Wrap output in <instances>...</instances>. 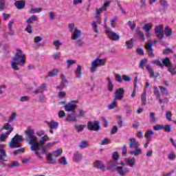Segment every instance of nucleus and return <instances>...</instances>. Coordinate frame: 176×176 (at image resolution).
<instances>
[{"label":"nucleus","mask_w":176,"mask_h":176,"mask_svg":"<svg viewBox=\"0 0 176 176\" xmlns=\"http://www.w3.org/2000/svg\"><path fill=\"white\" fill-rule=\"evenodd\" d=\"M25 141L30 146L31 151L34 152L36 156L39 157V159H42V155H41V153H39V147L38 146V137L35 133V129H34L31 126H28L25 131Z\"/></svg>","instance_id":"nucleus-1"},{"label":"nucleus","mask_w":176,"mask_h":176,"mask_svg":"<svg viewBox=\"0 0 176 176\" xmlns=\"http://www.w3.org/2000/svg\"><path fill=\"white\" fill-rule=\"evenodd\" d=\"M68 27L70 32H72L71 39L72 41H75L74 43L76 46L80 47L83 46L85 42H83V39L80 38V36H82V31L78 28H75V24L74 23H69Z\"/></svg>","instance_id":"nucleus-2"},{"label":"nucleus","mask_w":176,"mask_h":176,"mask_svg":"<svg viewBox=\"0 0 176 176\" xmlns=\"http://www.w3.org/2000/svg\"><path fill=\"white\" fill-rule=\"evenodd\" d=\"M25 54H23L21 50H16V53L12 58L11 67L14 71H19V67L17 65H21L23 67L24 65Z\"/></svg>","instance_id":"nucleus-3"},{"label":"nucleus","mask_w":176,"mask_h":176,"mask_svg":"<svg viewBox=\"0 0 176 176\" xmlns=\"http://www.w3.org/2000/svg\"><path fill=\"white\" fill-rule=\"evenodd\" d=\"M125 164H126V166H130V167H133V160L125 159V163L122 162V163L118 164L116 167V173L117 174H118V175L125 176L130 171L129 168L124 166Z\"/></svg>","instance_id":"nucleus-4"},{"label":"nucleus","mask_w":176,"mask_h":176,"mask_svg":"<svg viewBox=\"0 0 176 176\" xmlns=\"http://www.w3.org/2000/svg\"><path fill=\"white\" fill-rule=\"evenodd\" d=\"M105 61H107L105 58L102 59V58H96L95 60H94L91 63V67H90L91 72L92 73L96 72L98 67H104V65H105Z\"/></svg>","instance_id":"nucleus-5"},{"label":"nucleus","mask_w":176,"mask_h":176,"mask_svg":"<svg viewBox=\"0 0 176 176\" xmlns=\"http://www.w3.org/2000/svg\"><path fill=\"white\" fill-rule=\"evenodd\" d=\"M23 136L19 134L14 135L9 143L10 148H20V144L23 142Z\"/></svg>","instance_id":"nucleus-6"},{"label":"nucleus","mask_w":176,"mask_h":176,"mask_svg":"<svg viewBox=\"0 0 176 176\" xmlns=\"http://www.w3.org/2000/svg\"><path fill=\"white\" fill-rule=\"evenodd\" d=\"M111 5V1H107L104 3L102 6L98 9V8H95L96 10V16L95 19H97L98 20L100 19V15L101 14V12L107 10V8Z\"/></svg>","instance_id":"nucleus-7"},{"label":"nucleus","mask_w":176,"mask_h":176,"mask_svg":"<svg viewBox=\"0 0 176 176\" xmlns=\"http://www.w3.org/2000/svg\"><path fill=\"white\" fill-rule=\"evenodd\" d=\"M154 96H155L156 100H158L159 104H168V98H164V100L160 97V91L157 87H154Z\"/></svg>","instance_id":"nucleus-8"},{"label":"nucleus","mask_w":176,"mask_h":176,"mask_svg":"<svg viewBox=\"0 0 176 176\" xmlns=\"http://www.w3.org/2000/svg\"><path fill=\"white\" fill-rule=\"evenodd\" d=\"M87 129L91 131H98L100 130V122H98V121L94 122L89 121L87 124Z\"/></svg>","instance_id":"nucleus-9"},{"label":"nucleus","mask_w":176,"mask_h":176,"mask_svg":"<svg viewBox=\"0 0 176 176\" xmlns=\"http://www.w3.org/2000/svg\"><path fill=\"white\" fill-rule=\"evenodd\" d=\"M107 35L108 36L109 38L111 41H119L120 39V36L118 34L115 33L112 30L107 29L106 30Z\"/></svg>","instance_id":"nucleus-10"},{"label":"nucleus","mask_w":176,"mask_h":176,"mask_svg":"<svg viewBox=\"0 0 176 176\" xmlns=\"http://www.w3.org/2000/svg\"><path fill=\"white\" fill-rule=\"evenodd\" d=\"M114 100H119L120 101H121V100H123V97H124V89H117L114 93Z\"/></svg>","instance_id":"nucleus-11"},{"label":"nucleus","mask_w":176,"mask_h":176,"mask_svg":"<svg viewBox=\"0 0 176 176\" xmlns=\"http://www.w3.org/2000/svg\"><path fill=\"white\" fill-rule=\"evenodd\" d=\"M154 31L158 39H163V38H164V34L163 33V26H162V25L156 26L154 29Z\"/></svg>","instance_id":"nucleus-12"},{"label":"nucleus","mask_w":176,"mask_h":176,"mask_svg":"<svg viewBox=\"0 0 176 176\" xmlns=\"http://www.w3.org/2000/svg\"><path fill=\"white\" fill-rule=\"evenodd\" d=\"M63 108L66 112H72L75 113V110L76 109V104L69 102L63 106Z\"/></svg>","instance_id":"nucleus-13"},{"label":"nucleus","mask_w":176,"mask_h":176,"mask_svg":"<svg viewBox=\"0 0 176 176\" xmlns=\"http://www.w3.org/2000/svg\"><path fill=\"white\" fill-rule=\"evenodd\" d=\"M145 49L147 50L148 57H155L153 50L152 49V40H150L148 43H146Z\"/></svg>","instance_id":"nucleus-14"},{"label":"nucleus","mask_w":176,"mask_h":176,"mask_svg":"<svg viewBox=\"0 0 176 176\" xmlns=\"http://www.w3.org/2000/svg\"><path fill=\"white\" fill-rule=\"evenodd\" d=\"M47 90V84H42L41 85L38 89H35V94H43V91H46Z\"/></svg>","instance_id":"nucleus-15"},{"label":"nucleus","mask_w":176,"mask_h":176,"mask_svg":"<svg viewBox=\"0 0 176 176\" xmlns=\"http://www.w3.org/2000/svg\"><path fill=\"white\" fill-rule=\"evenodd\" d=\"M66 121L72 123L78 122V115H76L75 113L68 114L66 118Z\"/></svg>","instance_id":"nucleus-16"},{"label":"nucleus","mask_w":176,"mask_h":176,"mask_svg":"<svg viewBox=\"0 0 176 176\" xmlns=\"http://www.w3.org/2000/svg\"><path fill=\"white\" fill-rule=\"evenodd\" d=\"M14 6L16 9H19V10H21V9H24V8H25V1H16L14 2Z\"/></svg>","instance_id":"nucleus-17"},{"label":"nucleus","mask_w":176,"mask_h":176,"mask_svg":"<svg viewBox=\"0 0 176 176\" xmlns=\"http://www.w3.org/2000/svg\"><path fill=\"white\" fill-rule=\"evenodd\" d=\"M107 90L110 93H112V91H113V87H114L113 82H112V80L109 77H107Z\"/></svg>","instance_id":"nucleus-18"},{"label":"nucleus","mask_w":176,"mask_h":176,"mask_svg":"<svg viewBox=\"0 0 176 176\" xmlns=\"http://www.w3.org/2000/svg\"><path fill=\"white\" fill-rule=\"evenodd\" d=\"M152 28V24L147 23L144 25L143 30L146 32V36H148V38H151V29Z\"/></svg>","instance_id":"nucleus-19"},{"label":"nucleus","mask_w":176,"mask_h":176,"mask_svg":"<svg viewBox=\"0 0 176 176\" xmlns=\"http://www.w3.org/2000/svg\"><path fill=\"white\" fill-rule=\"evenodd\" d=\"M3 129L4 130H7L8 131H6V135H9L10 134V133H12V131H13V126H12V125H10V122H8L6 124H4V126H3Z\"/></svg>","instance_id":"nucleus-20"},{"label":"nucleus","mask_w":176,"mask_h":176,"mask_svg":"<svg viewBox=\"0 0 176 176\" xmlns=\"http://www.w3.org/2000/svg\"><path fill=\"white\" fill-rule=\"evenodd\" d=\"M94 166L95 167V168H98V170H104L105 168L104 163H102V161L100 160H96L94 164Z\"/></svg>","instance_id":"nucleus-21"},{"label":"nucleus","mask_w":176,"mask_h":176,"mask_svg":"<svg viewBox=\"0 0 176 176\" xmlns=\"http://www.w3.org/2000/svg\"><path fill=\"white\" fill-rule=\"evenodd\" d=\"M5 144H0V160H3L6 157V151L3 149Z\"/></svg>","instance_id":"nucleus-22"},{"label":"nucleus","mask_w":176,"mask_h":176,"mask_svg":"<svg viewBox=\"0 0 176 176\" xmlns=\"http://www.w3.org/2000/svg\"><path fill=\"white\" fill-rule=\"evenodd\" d=\"M47 163H48L49 164H56V163H57V161L53 159V154H47Z\"/></svg>","instance_id":"nucleus-23"},{"label":"nucleus","mask_w":176,"mask_h":176,"mask_svg":"<svg viewBox=\"0 0 176 176\" xmlns=\"http://www.w3.org/2000/svg\"><path fill=\"white\" fill-rule=\"evenodd\" d=\"M74 74H76V77L78 79H80L82 78V67L79 65H77V67L74 72Z\"/></svg>","instance_id":"nucleus-24"},{"label":"nucleus","mask_w":176,"mask_h":176,"mask_svg":"<svg viewBox=\"0 0 176 176\" xmlns=\"http://www.w3.org/2000/svg\"><path fill=\"white\" fill-rule=\"evenodd\" d=\"M153 134H155V131H153V130L152 129H150L146 131V133L144 134V137L148 141H151V140H152V135H153Z\"/></svg>","instance_id":"nucleus-25"},{"label":"nucleus","mask_w":176,"mask_h":176,"mask_svg":"<svg viewBox=\"0 0 176 176\" xmlns=\"http://www.w3.org/2000/svg\"><path fill=\"white\" fill-rule=\"evenodd\" d=\"M82 154L79 152L76 151L74 154V160L76 162V163H79L82 160Z\"/></svg>","instance_id":"nucleus-26"},{"label":"nucleus","mask_w":176,"mask_h":176,"mask_svg":"<svg viewBox=\"0 0 176 176\" xmlns=\"http://www.w3.org/2000/svg\"><path fill=\"white\" fill-rule=\"evenodd\" d=\"M86 128V125L85 124H80V125H74V129L76 133H82L83 130Z\"/></svg>","instance_id":"nucleus-27"},{"label":"nucleus","mask_w":176,"mask_h":176,"mask_svg":"<svg viewBox=\"0 0 176 176\" xmlns=\"http://www.w3.org/2000/svg\"><path fill=\"white\" fill-rule=\"evenodd\" d=\"M133 155V156H140V155H142V149L140 148V147H134Z\"/></svg>","instance_id":"nucleus-28"},{"label":"nucleus","mask_w":176,"mask_h":176,"mask_svg":"<svg viewBox=\"0 0 176 176\" xmlns=\"http://www.w3.org/2000/svg\"><path fill=\"white\" fill-rule=\"evenodd\" d=\"M162 65L168 68V67H170L171 63L170 62V58L168 57L164 58V59L162 60Z\"/></svg>","instance_id":"nucleus-29"},{"label":"nucleus","mask_w":176,"mask_h":176,"mask_svg":"<svg viewBox=\"0 0 176 176\" xmlns=\"http://www.w3.org/2000/svg\"><path fill=\"white\" fill-rule=\"evenodd\" d=\"M141 101L142 105H145L146 104V89H144L141 95Z\"/></svg>","instance_id":"nucleus-30"},{"label":"nucleus","mask_w":176,"mask_h":176,"mask_svg":"<svg viewBox=\"0 0 176 176\" xmlns=\"http://www.w3.org/2000/svg\"><path fill=\"white\" fill-rule=\"evenodd\" d=\"M33 21H38V17L35 15H32L26 20L28 24H32Z\"/></svg>","instance_id":"nucleus-31"},{"label":"nucleus","mask_w":176,"mask_h":176,"mask_svg":"<svg viewBox=\"0 0 176 176\" xmlns=\"http://www.w3.org/2000/svg\"><path fill=\"white\" fill-rule=\"evenodd\" d=\"M63 155V150L61 148H58L56 151L52 152V156L54 157H60Z\"/></svg>","instance_id":"nucleus-32"},{"label":"nucleus","mask_w":176,"mask_h":176,"mask_svg":"<svg viewBox=\"0 0 176 176\" xmlns=\"http://www.w3.org/2000/svg\"><path fill=\"white\" fill-rule=\"evenodd\" d=\"M48 126L50 129H57V127H58V122H56V121L52 120L50 122H48Z\"/></svg>","instance_id":"nucleus-33"},{"label":"nucleus","mask_w":176,"mask_h":176,"mask_svg":"<svg viewBox=\"0 0 176 176\" xmlns=\"http://www.w3.org/2000/svg\"><path fill=\"white\" fill-rule=\"evenodd\" d=\"M59 71L57 69H53L50 71L46 78H52L53 76H56L58 74Z\"/></svg>","instance_id":"nucleus-34"},{"label":"nucleus","mask_w":176,"mask_h":176,"mask_svg":"<svg viewBox=\"0 0 176 176\" xmlns=\"http://www.w3.org/2000/svg\"><path fill=\"white\" fill-rule=\"evenodd\" d=\"M19 166L20 163L18 161H14L8 164V168H14L15 167H19Z\"/></svg>","instance_id":"nucleus-35"},{"label":"nucleus","mask_w":176,"mask_h":176,"mask_svg":"<svg viewBox=\"0 0 176 176\" xmlns=\"http://www.w3.org/2000/svg\"><path fill=\"white\" fill-rule=\"evenodd\" d=\"M159 89H160L161 94L162 96H168V91L167 90V88H166L163 86H160Z\"/></svg>","instance_id":"nucleus-36"},{"label":"nucleus","mask_w":176,"mask_h":176,"mask_svg":"<svg viewBox=\"0 0 176 176\" xmlns=\"http://www.w3.org/2000/svg\"><path fill=\"white\" fill-rule=\"evenodd\" d=\"M165 117L166 120H168L169 122H171L172 118H173V113H171V111H167L165 113Z\"/></svg>","instance_id":"nucleus-37"},{"label":"nucleus","mask_w":176,"mask_h":176,"mask_svg":"<svg viewBox=\"0 0 176 176\" xmlns=\"http://www.w3.org/2000/svg\"><path fill=\"white\" fill-rule=\"evenodd\" d=\"M168 72H170V74L174 76L175 75H176V71H175V67H174V66H173V65L171 66H169L168 67Z\"/></svg>","instance_id":"nucleus-38"},{"label":"nucleus","mask_w":176,"mask_h":176,"mask_svg":"<svg viewBox=\"0 0 176 176\" xmlns=\"http://www.w3.org/2000/svg\"><path fill=\"white\" fill-rule=\"evenodd\" d=\"M116 107H117L116 99H113L112 102L108 104L107 108L108 109H113V108Z\"/></svg>","instance_id":"nucleus-39"},{"label":"nucleus","mask_w":176,"mask_h":176,"mask_svg":"<svg viewBox=\"0 0 176 176\" xmlns=\"http://www.w3.org/2000/svg\"><path fill=\"white\" fill-rule=\"evenodd\" d=\"M54 46L56 47V50H58L60 49V47L63 45L61 42H60V40H56L53 42Z\"/></svg>","instance_id":"nucleus-40"},{"label":"nucleus","mask_w":176,"mask_h":176,"mask_svg":"<svg viewBox=\"0 0 176 176\" xmlns=\"http://www.w3.org/2000/svg\"><path fill=\"white\" fill-rule=\"evenodd\" d=\"M107 164L109 168H113V167H118V164L116 163V161L111 160Z\"/></svg>","instance_id":"nucleus-41"},{"label":"nucleus","mask_w":176,"mask_h":176,"mask_svg":"<svg viewBox=\"0 0 176 176\" xmlns=\"http://www.w3.org/2000/svg\"><path fill=\"white\" fill-rule=\"evenodd\" d=\"M42 12V8H31L29 12L31 14H34V13H41Z\"/></svg>","instance_id":"nucleus-42"},{"label":"nucleus","mask_w":176,"mask_h":176,"mask_svg":"<svg viewBox=\"0 0 176 176\" xmlns=\"http://www.w3.org/2000/svg\"><path fill=\"white\" fill-rule=\"evenodd\" d=\"M126 49H133V38H131L129 41H126L125 43Z\"/></svg>","instance_id":"nucleus-43"},{"label":"nucleus","mask_w":176,"mask_h":176,"mask_svg":"<svg viewBox=\"0 0 176 176\" xmlns=\"http://www.w3.org/2000/svg\"><path fill=\"white\" fill-rule=\"evenodd\" d=\"M168 160H175L176 159L175 153L173 151L170 152L169 154L168 155Z\"/></svg>","instance_id":"nucleus-44"},{"label":"nucleus","mask_w":176,"mask_h":176,"mask_svg":"<svg viewBox=\"0 0 176 176\" xmlns=\"http://www.w3.org/2000/svg\"><path fill=\"white\" fill-rule=\"evenodd\" d=\"M59 163L60 164H63V166H67V164H68V162L67 161V157H62L60 160H59Z\"/></svg>","instance_id":"nucleus-45"},{"label":"nucleus","mask_w":176,"mask_h":176,"mask_svg":"<svg viewBox=\"0 0 176 176\" xmlns=\"http://www.w3.org/2000/svg\"><path fill=\"white\" fill-rule=\"evenodd\" d=\"M146 69H147V71H148L151 78H153V76H155V73L153 72V70L152 69L151 66L147 65L146 67Z\"/></svg>","instance_id":"nucleus-46"},{"label":"nucleus","mask_w":176,"mask_h":176,"mask_svg":"<svg viewBox=\"0 0 176 176\" xmlns=\"http://www.w3.org/2000/svg\"><path fill=\"white\" fill-rule=\"evenodd\" d=\"M79 148L81 149H85V148H87V142L82 140L78 145Z\"/></svg>","instance_id":"nucleus-47"},{"label":"nucleus","mask_w":176,"mask_h":176,"mask_svg":"<svg viewBox=\"0 0 176 176\" xmlns=\"http://www.w3.org/2000/svg\"><path fill=\"white\" fill-rule=\"evenodd\" d=\"M67 68L69 69L71 65H74V64H76V60H67Z\"/></svg>","instance_id":"nucleus-48"},{"label":"nucleus","mask_w":176,"mask_h":176,"mask_svg":"<svg viewBox=\"0 0 176 176\" xmlns=\"http://www.w3.org/2000/svg\"><path fill=\"white\" fill-rule=\"evenodd\" d=\"M16 118H17V114L16 113H12L10 117L8 123H12V122H13V120H16Z\"/></svg>","instance_id":"nucleus-49"},{"label":"nucleus","mask_w":176,"mask_h":176,"mask_svg":"<svg viewBox=\"0 0 176 176\" xmlns=\"http://www.w3.org/2000/svg\"><path fill=\"white\" fill-rule=\"evenodd\" d=\"M164 129V125L163 124H157L154 126V130L155 131H159V130H163Z\"/></svg>","instance_id":"nucleus-50"},{"label":"nucleus","mask_w":176,"mask_h":176,"mask_svg":"<svg viewBox=\"0 0 176 176\" xmlns=\"http://www.w3.org/2000/svg\"><path fill=\"white\" fill-rule=\"evenodd\" d=\"M59 141L52 142H47L45 145V148H52V146H54L56 144H58Z\"/></svg>","instance_id":"nucleus-51"},{"label":"nucleus","mask_w":176,"mask_h":176,"mask_svg":"<svg viewBox=\"0 0 176 176\" xmlns=\"http://www.w3.org/2000/svg\"><path fill=\"white\" fill-rule=\"evenodd\" d=\"M140 142L138 140H136L135 139H133V148H139L140 146Z\"/></svg>","instance_id":"nucleus-52"},{"label":"nucleus","mask_w":176,"mask_h":176,"mask_svg":"<svg viewBox=\"0 0 176 176\" xmlns=\"http://www.w3.org/2000/svg\"><path fill=\"white\" fill-rule=\"evenodd\" d=\"M151 63L152 64H155V65H157V67H163V63L159 60H152Z\"/></svg>","instance_id":"nucleus-53"},{"label":"nucleus","mask_w":176,"mask_h":176,"mask_svg":"<svg viewBox=\"0 0 176 176\" xmlns=\"http://www.w3.org/2000/svg\"><path fill=\"white\" fill-rule=\"evenodd\" d=\"M91 25H92L94 32H96V34H98L99 31H98L97 24H96V22H92Z\"/></svg>","instance_id":"nucleus-54"},{"label":"nucleus","mask_w":176,"mask_h":176,"mask_svg":"<svg viewBox=\"0 0 176 176\" xmlns=\"http://www.w3.org/2000/svg\"><path fill=\"white\" fill-rule=\"evenodd\" d=\"M116 80L119 83H122L123 82V78H122V76L120 74H116Z\"/></svg>","instance_id":"nucleus-55"},{"label":"nucleus","mask_w":176,"mask_h":176,"mask_svg":"<svg viewBox=\"0 0 176 176\" xmlns=\"http://www.w3.org/2000/svg\"><path fill=\"white\" fill-rule=\"evenodd\" d=\"M164 130L166 131V133H170L171 132V125L166 124L165 126H164Z\"/></svg>","instance_id":"nucleus-56"},{"label":"nucleus","mask_w":176,"mask_h":176,"mask_svg":"<svg viewBox=\"0 0 176 176\" xmlns=\"http://www.w3.org/2000/svg\"><path fill=\"white\" fill-rule=\"evenodd\" d=\"M8 135H7L6 132V133H3V134L0 135V142H3V141H5V140H6V138H8Z\"/></svg>","instance_id":"nucleus-57"},{"label":"nucleus","mask_w":176,"mask_h":176,"mask_svg":"<svg viewBox=\"0 0 176 176\" xmlns=\"http://www.w3.org/2000/svg\"><path fill=\"white\" fill-rule=\"evenodd\" d=\"M48 16L50 20H54V17H56V12H49Z\"/></svg>","instance_id":"nucleus-58"},{"label":"nucleus","mask_w":176,"mask_h":176,"mask_svg":"<svg viewBox=\"0 0 176 176\" xmlns=\"http://www.w3.org/2000/svg\"><path fill=\"white\" fill-rule=\"evenodd\" d=\"M165 35H166V36H170L172 34L171 32V30L170 28H168V27L165 28Z\"/></svg>","instance_id":"nucleus-59"},{"label":"nucleus","mask_w":176,"mask_h":176,"mask_svg":"<svg viewBox=\"0 0 176 176\" xmlns=\"http://www.w3.org/2000/svg\"><path fill=\"white\" fill-rule=\"evenodd\" d=\"M6 0H0V10H3L5 9V3Z\"/></svg>","instance_id":"nucleus-60"},{"label":"nucleus","mask_w":176,"mask_h":176,"mask_svg":"<svg viewBox=\"0 0 176 176\" xmlns=\"http://www.w3.org/2000/svg\"><path fill=\"white\" fill-rule=\"evenodd\" d=\"M58 114L60 119H63V118H65V116H67L64 111H59Z\"/></svg>","instance_id":"nucleus-61"},{"label":"nucleus","mask_w":176,"mask_h":176,"mask_svg":"<svg viewBox=\"0 0 176 176\" xmlns=\"http://www.w3.org/2000/svg\"><path fill=\"white\" fill-rule=\"evenodd\" d=\"M25 31L28 32L29 34H32V26H31L30 24H28Z\"/></svg>","instance_id":"nucleus-62"},{"label":"nucleus","mask_w":176,"mask_h":176,"mask_svg":"<svg viewBox=\"0 0 176 176\" xmlns=\"http://www.w3.org/2000/svg\"><path fill=\"white\" fill-rule=\"evenodd\" d=\"M60 79L62 80L61 82L62 83H68V80H67V78L64 74H61L60 76Z\"/></svg>","instance_id":"nucleus-63"},{"label":"nucleus","mask_w":176,"mask_h":176,"mask_svg":"<svg viewBox=\"0 0 176 176\" xmlns=\"http://www.w3.org/2000/svg\"><path fill=\"white\" fill-rule=\"evenodd\" d=\"M42 37L39 36H36L34 37V43H39V42H41L42 41Z\"/></svg>","instance_id":"nucleus-64"}]
</instances>
